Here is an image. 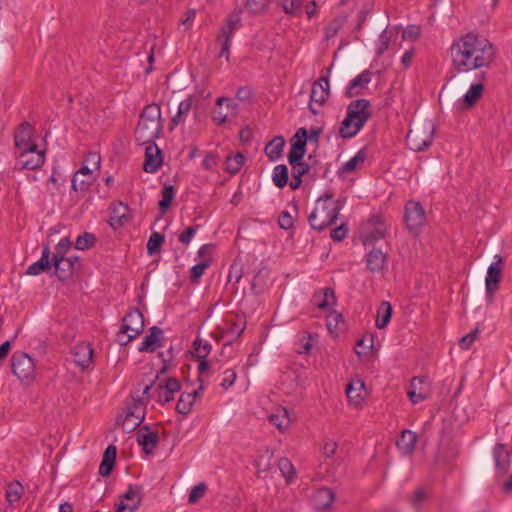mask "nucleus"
I'll return each instance as SVG.
<instances>
[{
	"label": "nucleus",
	"mask_w": 512,
	"mask_h": 512,
	"mask_svg": "<svg viewBox=\"0 0 512 512\" xmlns=\"http://www.w3.org/2000/svg\"><path fill=\"white\" fill-rule=\"evenodd\" d=\"M496 47L486 37L469 32L454 40L451 46L452 64L459 73L483 71L495 62Z\"/></svg>",
	"instance_id": "1"
},
{
	"label": "nucleus",
	"mask_w": 512,
	"mask_h": 512,
	"mask_svg": "<svg viewBox=\"0 0 512 512\" xmlns=\"http://www.w3.org/2000/svg\"><path fill=\"white\" fill-rule=\"evenodd\" d=\"M341 208V200H335L334 194L331 192L324 193L317 199L315 207L308 217L310 226L317 231L326 229L337 220Z\"/></svg>",
	"instance_id": "2"
},
{
	"label": "nucleus",
	"mask_w": 512,
	"mask_h": 512,
	"mask_svg": "<svg viewBox=\"0 0 512 512\" xmlns=\"http://www.w3.org/2000/svg\"><path fill=\"white\" fill-rule=\"evenodd\" d=\"M161 108L158 104H148L142 111L135 129V140L139 145L154 143L162 131Z\"/></svg>",
	"instance_id": "3"
},
{
	"label": "nucleus",
	"mask_w": 512,
	"mask_h": 512,
	"mask_svg": "<svg viewBox=\"0 0 512 512\" xmlns=\"http://www.w3.org/2000/svg\"><path fill=\"white\" fill-rule=\"evenodd\" d=\"M370 107V101L367 99H357L348 105L346 117L339 128L342 138L354 137L363 128L372 115Z\"/></svg>",
	"instance_id": "4"
},
{
	"label": "nucleus",
	"mask_w": 512,
	"mask_h": 512,
	"mask_svg": "<svg viewBox=\"0 0 512 512\" xmlns=\"http://www.w3.org/2000/svg\"><path fill=\"white\" fill-rule=\"evenodd\" d=\"M435 129L432 121L415 124L410 128L406 136V143L409 149L415 152L428 149L433 142Z\"/></svg>",
	"instance_id": "5"
},
{
	"label": "nucleus",
	"mask_w": 512,
	"mask_h": 512,
	"mask_svg": "<svg viewBox=\"0 0 512 512\" xmlns=\"http://www.w3.org/2000/svg\"><path fill=\"white\" fill-rule=\"evenodd\" d=\"M144 330V318L138 309L130 310L123 318L118 339L121 345L128 344Z\"/></svg>",
	"instance_id": "6"
},
{
	"label": "nucleus",
	"mask_w": 512,
	"mask_h": 512,
	"mask_svg": "<svg viewBox=\"0 0 512 512\" xmlns=\"http://www.w3.org/2000/svg\"><path fill=\"white\" fill-rule=\"evenodd\" d=\"M13 374L21 381L30 383L35 376L34 360L25 352H14L11 357Z\"/></svg>",
	"instance_id": "7"
},
{
	"label": "nucleus",
	"mask_w": 512,
	"mask_h": 512,
	"mask_svg": "<svg viewBox=\"0 0 512 512\" xmlns=\"http://www.w3.org/2000/svg\"><path fill=\"white\" fill-rule=\"evenodd\" d=\"M145 418V404L141 399L134 400L123 418L119 417L117 423L125 432L135 430Z\"/></svg>",
	"instance_id": "8"
},
{
	"label": "nucleus",
	"mask_w": 512,
	"mask_h": 512,
	"mask_svg": "<svg viewBox=\"0 0 512 512\" xmlns=\"http://www.w3.org/2000/svg\"><path fill=\"white\" fill-rule=\"evenodd\" d=\"M404 219L407 228L417 233L425 223V210L419 202L410 200L405 205Z\"/></svg>",
	"instance_id": "9"
},
{
	"label": "nucleus",
	"mask_w": 512,
	"mask_h": 512,
	"mask_svg": "<svg viewBox=\"0 0 512 512\" xmlns=\"http://www.w3.org/2000/svg\"><path fill=\"white\" fill-rule=\"evenodd\" d=\"M153 389L152 385L146 386L143 394L146 395ZM181 390V384L178 379L174 377L166 378L161 381L155 388L154 391L157 394V398L160 402L167 403L174 399V394Z\"/></svg>",
	"instance_id": "10"
},
{
	"label": "nucleus",
	"mask_w": 512,
	"mask_h": 512,
	"mask_svg": "<svg viewBox=\"0 0 512 512\" xmlns=\"http://www.w3.org/2000/svg\"><path fill=\"white\" fill-rule=\"evenodd\" d=\"M487 78L485 71H480L475 74L476 82L471 84L469 90L464 94L459 104L463 109H470L476 105L479 99L482 97L484 91L483 82Z\"/></svg>",
	"instance_id": "11"
},
{
	"label": "nucleus",
	"mask_w": 512,
	"mask_h": 512,
	"mask_svg": "<svg viewBox=\"0 0 512 512\" xmlns=\"http://www.w3.org/2000/svg\"><path fill=\"white\" fill-rule=\"evenodd\" d=\"M142 487L139 485L128 486L127 491L122 495L120 502L116 505L115 512H134L142 501Z\"/></svg>",
	"instance_id": "12"
},
{
	"label": "nucleus",
	"mask_w": 512,
	"mask_h": 512,
	"mask_svg": "<svg viewBox=\"0 0 512 512\" xmlns=\"http://www.w3.org/2000/svg\"><path fill=\"white\" fill-rule=\"evenodd\" d=\"M329 94L330 85L327 76L321 77L313 83L310 95L309 109L314 115L319 113L318 109L315 108V105L317 104L318 106H322L328 99Z\"/></svg>",
	"instance_id": "13"
},
{
	"label": "nucleus",
	"mask_w": 512,
	"mask_h": 512,
	"mask_svg": "<svg viewBox=\"0 0 512 512\" xmlns=\"http://www.w3.org/2000/svg\"><path fill=\"white\" fill-rule=\"evenodd\" d=\"M386 225L381 217L372 216L362 229V238L364 244H372L375 241L384 238Z\"/></svg>",
	"instance_id": "14"
},
{
	"label": "nucleus",
	"mask_w": 512,
	"mask_h": 512,
	"mask_svg": "<svg viewBox=\"0 0 512 512\" xmlns=\"http://www.w3.org/2000/svg\"><path fill=\"white\" fill-rule=\"evenodd\" d=\"M53 266L57 277L60 280H65L73 274L76 268H79V258L77 256L65 257L55 253L53 255Z\"/></svg>",
	"instance_id": "15"
},
{
	"label": "nucleus",
	"mask_w": 512,
	"mask_h": 512,
	"mask_svg": "<svg viewBox=\"0 0 512 512\" xmlns=\"http://www.w3.org/2000/svg\"><path fill=\"white\" fill-rule=\"evenodd\" d=\"M45 161V151L38 149V146L21 151L18 157V163L22 169L35 170L40 168Z\"/></svg>",
	"instance_id": "16"
},
{
	"label": "nucleus",
	"mask_w": 512,
	"mask_h": 512,
	"mask_svg": "<svg viewBox=\"0 0 512 512\" xmlns=\"http://www.w3.org/2000/svg\"><path fill=\"white\" fill-rule=\"evenodd\" d=\"M307 139V130L305 128H299L292 138L291 149L288 154L289 163L303 161L304 155L306 153Z\"/></svg>",
	"instance_id": "17"
},
{
	"label": "nucleus",
	"mask_w": 512,
	"mask_h": 512,
	"mask_svg": "<svg viewBox=\"0 0 512 512\" xmlns=\"http://www.w3.org/2000/svg\"><path fill=\"white\" fill-rule=\"evenodd\" d=\"M33 133L34 128L29 122H23L19 125L14 135V141L16 148L20 152L37 145L32 142Z\"/></svg>",
	"instance_id": "18"
},
{
	"label": "nucleus",
	"mask_w": 512,
	"mask_h": 512,
	"mask_svg": "<svg viewBox=\"0 0 512 512\" xmlns=\"http://www.w3.org/2000/svg\"><path fill=\"white\" fill-rule=\"evenodd\" d=\"M145 160L143 169L148 173H155L162 165V152L159 147L154 143L145 144Z\"/></svg>",
	"instance_id": "19"
},
{
	"label": "nucleus",
	"mask_w": 512,
	"mask_h": 512,
	"mask_svg": "<svg viewBox=\"0 0 512 512\" xmlns=\"http://www.w3.org/2000/svg\"><path fill=\"white\" fill-rule=\"evenodd\" d=\"M198 381L200 382L198 388L192 389V390H184L180 398L176 404V410L178 413L183 415H188L193 408V405L199 396L200 391L203 389L202 380L200 377H198Z\"/></svg>",
	"instance_id": "20"
},
{
	"label": "nucleus",
	"mask_w": 512,
	"mask_h": 512,
	"mask_svg": "<svg viewBox=\"0 0 512 512\" xmlns=\"http://www.w3.org/2000/svg\"><path fill=\"white\" fill-rule=\"evenodd\" d=\"M496 261L492 263L487 270V276L485 280L486 293L488 296H492L493 293L498 289V284L501 279V263L502 257L500 255L495 256Z\"/></svg>",
	"instance_id": "21"
},
{
	"label": "nucleus",
	"mask_w": 512,
	"mask_h": 512,
	"mask_svg": "<svg viewBox=\"0 0 512 512\" xmlns=\"http://www.w3.org/2000/svg\"><path fill=\"white\" fill-rule=\"evenodd\" d=\"M72 357L76 365L84 370L92 363L93 348L89 343H78L72 348Z\"/></svg>",
	"instance_id": "22"
},
{
	"label": "nucleus",
	"mask_w": 512,
	"mask_h": 512,
	"mask_svg": "<svg viewBox=\"0 0 512 512\" xmlns=\"http://www.w3.org/2000/svg\"><path fill=\"white\" fill-rule=\"evenodd\" d=\"M372 80V72L370 70H364L354 79H352L346 89L345 95L348 98H352L358 95H362L367 89L368 84Z\"/></svg>",
	"instance_id": "23"
},
{
	"label": "nucleus",
	"mask_w": 512,
	"mask_h": 512,
	"mask_svg": "<svg viewBox=\"0 0 512 512\" xmlns=\"http://www.w3.org/2000/svg\"><path fill=\"white\" fill-rule=\"evenodd\" d=\"M158 441V433L151 431L148 426H143L137 433V442L142 446L143 451L147 455L153 454Z\"/></svg>",
	"instance_id": "24"
},
{
	"label": "nucleus",
	"mask_w": 512,
	"mask_h": 512,
	"mask_svg": "<svg viewBox=\"0 0 512 512\" xmlns=\"http://www.w3.org/2000/svg\"><path fill=\"white\" fill-rule=\"evenodd\" d=\"M408 397L413 404H418L428 397V388L424 377H414L408 389Z\"/></svg>",
	"instance_id": "25"
},
{
	"label": "nucleus",
	"mask_w": 512,
	"mask_h": 512,
	"mask_svg": "<svg viewBox=\"0 0 512 512\" xmlns=\"http://www.w3.org/2000/svg\"><path fill=\"white\" fill-rule=\"evenodd\" d=\"M163 330L157 326H153L149 330V334L146 335L139 346L140 352H154L157 347H161V338Z\"/></svg>",
	"instance_id": "26"
},
{
	"label": "nucleus",
	"mask_w": 512,
	"mask_h": 512,
	"mask_svg": "<svg viewBox=\"0 0 512 512\" xmlns=\"http://www.w3.org/2000/svg\"><path fill=\"white\" fill-rule=\"evenodd\" d=\"M495 467L498 474H505L511 463L510 454L503 444H497L493 451Z\"/></svg>",
	"instance_id": "27"
},
{
	"label": "nucleus",
	"mask_w": 512,
	"mask_h": 512,
	"mask_svg": "<svg viewBox=\"0 0 512 512\" xmlns=\"http://www.w3.org/2000/svg\"><path fill=\"white\" fill-rule=\"evenodd\" d=\"M312 302L318 309L325 310L336 304L335 292L332 288L326 287L313 295Z\"/></svg>",
	"instance_id": "28"
},
{
	"label": "nucleus",
	"mask_w": 512,
	"mask_h": 512,
	"mask_svg": "<svg viewBox=\"0 0 512 512\" xmlns=\"http://www.w3.org/2000/svg\"><path fill=\"white\" fill-rule=\"evenodd\" d=\"M366 263L371 272H381L387 266V256L380 249H373L368 253Z\"/></svg>",
	"instance_id": "29"
},
{
	"label": "nucleus",
	"mask_w": 512,
	"mask_h": 512,
	"mask_svg": "<svg viewBox=\"0 0 512 512\" xmlns=\"http://www.w3.org/2000/svg\"><path fill=\"white\" fill-rule=\"evenodd\" d=\"M335 494L330 488H320L313 495L314 506L318 510H327L332 506Z\"/></svg>",
	"instance_id": "30"
},
{
	"label": "nucleus",
	"mask_w": 512,
	"mask_h": 512,
	"mask_svg": "<svg viewBox=\"0 0 512 512\" xmlns=\"http://www.w3.org/2000/svg\"><path fill=\"white\" fill-rule=\"evenodd\" d=\"M51 268L50 262V248L49 246H44L42 250V255L40 259L34 263H32L26 270L27 275L36 276L45 272Z\"/></svg>",
	"instance_id": "31"
},
{
	"label": "nucleus",
	"mask_w": 512,
	"mask_h": 512,
	"mask_svg": "<svg viewBox=\"0 0 512 512\" xmlns=\"http://www.w3.org/2000/svg\"><path fill=\"white\" fill-rule=\"evenodd\" d=\"M129 208L123 203L114 206L111 213L109 224L113 229L122 227L128 221Z\"/></svg>",
	"instance_id": "32"
},
{
	"label": "nucleus",
	"mask_w": 512,
	"mask_h": 512,
	"mask_svg": "<svg viewBox=\"0 0 512 512\" xmlns=\"http://www.w3.org/2000/svg\"><path fill=\"white\" fill-rule=\"evenodd\" d=\"M416 442V433L409 429H406L402 431L401 436L396 444L403 454L410 455L415 449Z\"/></svg>",
	"instance_id": "33"
},
{
	"label": "nucleus",
	"mask_w": 512,
	"mask_h": 512,
	"mask_svg": "<svg viewBox=\"0 0 512 512\" xmlns=\"http://www.w3.org/2000/svg\"><path fill=\"white\" fill-rule=\"evenodd\" d=\"M326 326L333 338H336L340 331L345 329L342 314L337 311L330 312L326 317Z\"/></svg>",
	"instance_id": "34"
},
{
	"label": "nucleus",
	"mask_w": 512,
	"mask_h": 512,
	"mask_svg": "<svg viewBox=\"0 0 512 512\" xmlns=\"http://www.w3.org/2000/svg\"><path fill=\"white\" fill-rule=\"evenodd\" d=\"M285 140L282 136H275L265 147V154L270 161L278 160L283 153Z\"/></svg>",
	"instance_id": "35"
},
{
	"label": "nucleus",
	"mask_w": 512,
	"mask_h": 512,
	"mask_svg": "<svg viewBox=\"0 0 512 512\" xmlns=\"http://www.w3.org/2000/svg\"><path fill=\"white\" fill-rule=\"evenodd\" d=\"M398 35V29L395 28H386L384 29L378 40V45L376 49V53L378 56H381L388 48L393 39H396Z\"/></svg>",
	"instance_id": "36"
},
{
	"label": "nucleus",
	"mask_w": 512,
	"mask_h": 512,
	"mask_svg": "<svg viewBox=\"0 0 512 512\" xmlns=\"http://www.w3.org/2000/svg\"><path fill=\"white\" fill-rule=\"evenodd\" d=\"M364 383L361 380L352 381L346 387V394L350 402L358 406L362 403L364 397L361 392L364 390Z\"/></svg>",
	"instance_id": "37"
},
{
	"label": "nucleus",
	"mask_w": 512,
	"mask_h": 512,
	"mask_svg": "<svg viewBox=\"0 0 512 512\" xmlns=\"http://www.w3.org/2000/svg\"><path fill=\"white\" fill-rule=\"evenodd\" d=\"M192 97L189 96L179 103L176 115L171 120V129L184 122L185 117L192 109Z\"/></svg>",
	"instance_id": "38"
},
{
	"label": "nucleus",
	"mask_w": 512,
	"mask_h": 512,
	"mask_svg": "<svg viewBox=\"0 0 512 512\" xmlns=\"http://www.w3.org/2000/svg\"><path fill=\"white\" fill-rule=\"evenodd\" d=\"M24 493V487L19 481H12L7 484L5 499L10 504L18 502Z\"/></svg>",
	"instance_id": "39"
},
{
	"label": "nucleus",
	"mask_w": 512,
	"mask_h": 512,
	"mask_svg": "<svg viewBox=\"0 0 512 512\" xmlns=\"http://www.w3.org/2000/svg\"><path fill=\"white\" fill-rule=\"evenodd\" d=\"M269 419L279 430H284L290 425L289 414L284 407L278 408L275 413L270 415Z\"/></svg>",
	"instance_id": "40"
},
{
	"label": "nucleus",
	"mask_w": 512,
	"mask_h": 512,
	"mask_svg": "<svg viewBox=\"0 0 512 512\" xmlns=\"http://www.w3.org/2000/svg\"><path fill=\"white\" fill-rule=\"evenodd\" d=\"M392 306L389 302L383 301L380 309L378 310L376 318V327L379 329L385 328L391 320Z\"/></svg>",
	"instance_id": "41"
},
{
	"label": "nucleus",
	"mask_w": 512,
	"mask_h": 512,
	"mask_svg": "<svg viewBox=\"0 0 512 512\" xmlns=\"http://www.w3.org/2000/svg\"><path fill=\"white\" fill-rule=\"evenodd\" d=\"M245 162V156L241 152L229 154L226 157V171L230 174H237Z\"/></svg>",
	"instance_id": "42"
},
{
	"label": "nucleus",
	"mask_w": 512,
	"mask_h": 512,
	"mask_svg": "<svg viewBox=\"0 0 512 512\" xmlns=\"http://www.w3.org/2000/svg\"><path fill=\"white\" fill-rule=\"evenodd\" d=\"M211 352V344L201 339L200 337H197L193 341V356L197 357L198 359H204L207 358L208 355Z\"/></svg>",
	"instance_id": "43"
},
{
	"label": "nucleus",
	"mask_w": 512,
	"mask_h": 512,
	"mask_svg": "<svg viewBox=\"0 0 512 512\" xmlns=\"http://www.w3.org/2000/svg\"><path fill=\"white\" fill-rule=\"evenodd\" d=\"M161 200L159 201V210L161 213H165L171 205V202L175 196V190L172 185H165L161 191Z\"/></svg>",
	"instance_id": "44"
},
{
	"label": "nucleus",
	"mask_w": 512,
	"mask_h": 512,
	"mask_svg": "<svg viewBox=\"0 0 512 512\" xmlns=\"http://www.w3.org/2000/svg\"><path fill=\"white\" fill-rule=\"evenodd\" d=\"M273 183L278 188H283L288 183V168L286 165H277L273 170Z\"/></svg>",
	"instance_id": "45"
},
{
	"label": "nucleus",
	"mask_w": 512,
	"mask_h": 512,
	"mask_svg": "<svg viewBox=\"0 0 512 512\" xmlns=\"http://www.w3.org/2000/svg\"><path fill=\"white\" fill-rule=\"evenodd\" d=\"M165 241V236L159 232H153L147 242V252L149 255H155L160 251L162 244Z\"/></svg>",
	"instance_id": "46"
},
{
	"label": "nucleus",
	"mask_w": 512,
	"mask_h": 512,
	"mask_svg": "<svg viewBox=\"0 0 512 512\" xmlns=\"http://www.w3.org/2000/svg\"><path fill=\"white\" fill-rule=\"evenodd\" d=\"M96 243V237L94 234L89 232H84L79 235L75 241V248L77 250H88L92 248Z\"/></svg>",
	"instance_id": "47"
},
{
	"label": "nucleus",
	"mask_w": 512,
	"mask_h": 512,
	"mask_svg": "<svg viewBox=\"0 0 512 512\" xmlns=\"http://www.w3.org/2000/svg\"><path fill=\"white\" fill-rule=\"evenodd\" d=\"M271 0H245V8L254 15L262 14L266 11Z\"/></svg>",
	"instance_id": "48"
},
{
	"label": "nucleus",
	"mask_w": 512,
	"mask_h": 512,
	"mask_svg": "<svg viewBox=\"0 0 512 512\" xmlns=\"http://www.w3.org/2000/svg\"><path fill=\"white\" fill-rule=\"evenodd\" d=\"M232 37L233 36L219 33L216 39L217 43L220 46L219 57H225L227 61H229L230 58V47Z\"/></svg>",
	"instance_id": "49"
},
{
	"label": "nucleus",
	"mask_w": 512,
	"mask_h": 512,
	"mask_svg": "<svg viewBox=\"0 0 512 512\" xmlns=\"http://www.w3.org/2000/svg\"><path fill=\"white\" fill-rule=\"evenodd\" d=\"M374 336L372 333L364 334L358 341L357 346L361 347V350H356L358 356L366 355L369 350L373 348Z\"/></svg>",
	"instance_id": "50"
},
{
	"label": "nucleus",
	"mask_w": 512,
	"mask_h": 512,
	"mask_svg": "<svg viewBox=\"0 0 512 512\" xmlns=\"http://www.w3.org/2000/svg\"><path fill=\"white\" fill-rule=\"evenodd\" d=\"M367 155L364 150H359L355 156L349 159L344 165L342 170L344 172L350 173L357 168V166L363 163L366 159Z\"/></svg>",
	"instance_id": "51"
},
{
	"label": "nucleus",
	"mask_w": 512,
	"mask_h": 512,
	"mask_svg": "<svg viewBox=\"0 0 512 512\" xmlns=\"http://www.w3.org/2000/svg\"><path fill=\"white\" fill-rule=\"evenodd\" d=\"M211 263V259L207 258L201 261L200 263L194 265L190 271V278L192 282H198L201 276L204 274L205 270L209 267Z\"/></svg>",
	"instance_id": "52"
},
{
	"label": "nucleus",
	"mask_w": 512,
	"mask_h": 512,
	"mask_svg": "<svg viewBox=\"0 0 512 512\" xmlns=\"http://www.w3.org/2000/svg\"><path fill=\"white\" fill-rule=\"evenodd\" d=\"M302 3L303 0H283L281 6L286 14L295 16L301 11Z\"/></svg>",
	"instance_id": "53"
},
{
	"label": "nucleus",
	"mask_w": 512,
	"mask_h": 512,
	"mask_svg": "<svg viewBox=\"0 0 512 512\" xmlns=\"http://www.w3.org/2000/svg\"><path fill=\"white\" fill-rule=\"evenodd\" d=\"M93 181V177H83L80 175H74L72 178V188L75 191H87Z\"/></svg>",
	"instance_id": "54"
},
{
	"label": "nucleus",
	"mask_w": 512,
	"mask_h": 512,
	"mask_svg": "<svg viewBox=\"0 0 512 512\" xmlns=\"http://www.w3.org/2000/svg\"><path fill=\"white\" fill-rule=\"evenodd\" d=\"M345 23L344 17H339L331 21L326 27H325V38L331 39L333 38L339 30L342 28L343 24Z\"/></svg>",
	"instance_id": "55"
},
{
	"label": "nucleus",
	"mask_w": 512,
	"mask_h": 512,
	"mask_svg": "<svg viewBox=\"0 0 512 512\" xmlns=\"http://www.w3.org/2000/svg\"><path fill=\"white\" fill-rule=\"evenodd\" d=\"M206 490H207V486L205 483H199V484L195 485L189 494V498H188L189 503L190 504L197 503L204 496Z\"/></svg>",
	"instance_id": "56"
},
{
	"label": "nucleus",
	"mask_w": 512,
	"mask_h": 512,
	"mask_svg": "<svg viewBox=\"0 0 512 512\" xmlns=\"http://www.w3.org/2000/svg\"><path fill=\"white\" fill-rule=\"evenodd\" d=\"M282 475L289 481L295 474L292 463L287 458H281L278 462Z\"/></svg>",
	"instance_id": "57"
},
{
	"label": "nucleus",
	"mask_w": 512,
	"mask_h": 512,
	"mask_svg": "<svg viewBox=\"0 0 512 512\" xmlns=\"http://www.w3.org/2000/svg\"><path fill=\"white\" fill-rule=\"evenodd\" d=\"M240 25V18L239 16L231 17L228 19L227 23L221 27L220 33L226 34L229 36H233L234 32Z\"/></svg>",
	"instance_id": "58"
},
{
	"label": "nucleus",
	"mask_w": 512,
	"mask_h": 512,
	"mask_svg": "<svg viewBox=\"0 0 512 512\" xmlns=\"http://www.w3.org/2000/svg\"><path fill=\"white\" fill-rule=\"evenodd\" d=\"M478 335H479V329L478 328H474L470 333H468L467 335L463 336L459 340L460 348L463 349V350L469 349L472 346V344L474 343V341L477 339Z\"/></svg>",
	"instance_id": "59"
},
{
	"label": "nucleus",
	"mask_w": 512,
	"mask_h": 512,
	"mask_svg": "<svg viewBox=\"0 0 512 512\" xmlns=\"http://www.w3.org/2000/svg\"><path fill=\"white\" fill-rule=\"evenodd\" d=\"M291 166V174L295 177H302L309 172L310 166L304 161H297L295 163H289Z\"/></svg>",
	"instance_id": "60"
},
{
	"label": "nucleus",
	"mask_w": 512,
	"mask_h": 512,
	"mask_svg": "<svg viewBox=\"0 0 512 512\" xmlns=\"http://www.w3.org/2000/svg\"><path fill=\"white\" fill-rule=\"evenodd\" d=\"M278 223L282 229L287 230L293 227L294 220L288 211H282L279 215Z\"/></svg>",
	"instance_id": "61"
},
{
	"label": "nucleus",
	"mask_w": 512,
	"mask_h": 512,
	"mask_svg": "<svg viewBox=\"0 0 512 512\" xmlns=\"http://www.w3.org/2000/svg\"><path fill=\"white\" fill-rule=\"evenodd\" d=\"M237 374L233 369H227L223 373V379L220 383L221 387L227 389L231 387L235 380H236Z\"/></svg>",
	"instance_id": "62"
},
{
	"label": "nucleus",
	"mask_w": 512,
	"mask_h": 512,
	"mask_svg": "<svg viewBox=\"0 0 512 512\" xmlns=\"http://www.w3.org/2000/svg\"><path fill=\"white\" fill-rule=\"evenodd\" d=\"M242 278V267L233 263L228 274V282L238 283Z\"/></svg>",
	"instance_id": "63"
},
{
	"label": "nucleus",
	"mask_w": 512,
	"mask_h": 512,
	"mask_svg": "<svg viewBox=\"0 0 512 512\" xmlns=\"http://www.w3.org/2000/svg\"><path fill=\"white\" fill-rule=\"evenodd\" d=\"M197 228L198 226H189L179 235V241L184 245H188L194 237Z\"/></svg>",
	"instance_id": "64"
}]
</instances>
